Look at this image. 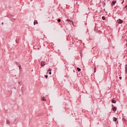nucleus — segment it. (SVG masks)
Wrapping results in <instances>:
<instances>
[{
  "instance_id": "obj_14",
  "label": "nucleus",
  "mask_w": 127,
  "mask_h": 127,
  "mask_svg": "<svg viewBox=\"0 0 127 127\" xmlns=\"http://www.w3.org/2000/svg\"><path fill=\"white\" fill-rule=\"evenodd\" d=\"M16 64L17 65V66H19L20 65V64H19L18 62H16Z\"/></svg>"
},
{
  "instance_id": "obj_8",
  "label": "nucleus",
  "mask_w": 127,
  "mask_h": 127,
  "mask_svg": "<svg viewBox=\"0 0 127 127\" xmlns=\"http://www.w3.org/2000/svg\"><path fill=\"white\" fill-rule=\"evenodd\" d=\"M41 99L42 101H46V99H45V97L44 96H42Z\"/></svg>"
},
{
  "instance_id": "obj_24",
  "label": "nucleus",
  "mask_w": 127,
  "mask_h": 127,
  "mask_svg": "<svg viewBox=\"0 0 127 127\" xmlns=\"http://www.w3.org/2000/svg\"><path fill=\"white\" fill-rule=\"evenodd\" d=\"M16 42L17 43H18V42L17 41V40H16Z\"/></svg>"
},
{
  "instance_id": "obj_18",
  "label": "nucleus",
  "mask_w": 127,
  "mask_h": 127,
  "mask_svg": "<svg viewBox=\"0 0 127 127\" xmlns=\"http://www.w3.org/2000/svg\"><path fill=\"white\" fill-rule=\"evenodd\" d=\"M126 8V10L127 9V5L124 7V9Z\"/></svg>"
},
{
  "instance_id": "obj_6",
  "label": "nucleus",
  "mask_w": 127,
  "mask_h": 127,
  "mask_svg": "<svg viewBox=\"0 0 127 127\" xmlns=\"http://www.w3.org/2000/svg\"><path fill=\"white\" fill-rule=\"evenodd\" d=\"M6 124H7V125H10V121H9V120H7L6 122Z\"/></svg>"
},
{
  "instance_id": "obj_16",
  "label": "nucleus",
  "mask_w": 127,
  "mask_h": 127,
  "mask_svg": "<svg viewBox=\"0 0 127 127\" xmlns=\"http://www.w3.org/2000/svg\"><path fill=\"white\" fill-rule=\"evenodd\" d=\"M45 78H46V79H47L48 78V75H45Z\"/></svg>"
},
{
  "instance_id": "obj_23",
  "label": "nucleus",
  "mask_w": 127,
  "mask_h": 127,
  "mask_svg": "<svg viewBox=\"0 0 127 127\" xmlns=\"http://www.w3.org/2000/svg\"><path fill=\"white\" fill-rule=\"evenodd\" d=\"M124 1H125V0H123V2H122V4H123V3H124Z\"/></svg>"
},
{
  "instance_id": "obj_9",
  "label": "nucleus",
  "mask_w": 127,
  "mask_h": 127,
  "mask_svg": "<svg viewBox=\"0 0 127 127\" xmlns=\"http://www.w3.org/2000/svg\"><path fill=\"white\" fill-rule=\"evenodd\" d=\"M112 103H113V104H116V103H117V101L115 100L114 99H112Z\"/></svg>"
},
{
  "instance_id": "obj_11",
  "label": "nucleus",
  "mask_w": 127,
  "mask_h": 127,
  "mask_svg": "<svg viewBox=\"0 0 127 127\" xmlns=\"http://www.w3.org/2000/svg\"><path fill=\"white\" fill-rule=\"evenodd\" d=\"M125 71H126V73H127V64H126L125 65Z\"/></svg>"
},
{
  "instance_id": "obj_15",
  "label": "nucleus",
  "mask_w": 127,
  "mask_h": 127,
  "mask_svg": "<svg viewBox=\"0 0 127 127\" xmlns=\"http://www.w3.org/2000/svg\"><path fill=\"white\" fill-rule=\"evenodd\" d=\"M58 22H61V19H59L58 20Z\"/></svg>"
},
{
  "instance_id": "obj_17",
  "label": "nucleus",
  "mask_w": 127,
  "mask_h": 127,
  "mask_svg": "<svg viewBox=\"0 0 127 127\" xmlns=\"http://www.w3.org/2000/svg\"><path fill=\"white\" fill-rule=\"evenodd\" d=\"M19 69H21V65L20 64L18 66Z\"/></svg>"
},
{
  "instance_id": "obj_22",
  "label": "nucleus",
  "mask_w": 127,
  "mask_h": 127,
  "mask_svg": "<svg viewBox=\"0 0 127 127\" xmlns=\"http://www.w3.org/2000/svg\"><path fill=\"white\" fill-rule=\"evenodd\" d=\"M119 79H120V80H122V77H119Z\"/></svg>"
},
{
  "instance_id": "obj_20",
  "label": "nucleus",
  "mask_w": 127,
  "mask_h": 127,
  "mask_svg": "<svg viewBox=\"0 0 127 127\" xmlns=\"http://www.w3.org/2000/svg\"><path fill=\"white\" fill-rule=\"evenodd\" d=\"M94 73H96V67L94 68Z\"/></svg>"
},
{
  "instance_id": "obj_19",
  "label": "nucleus",
  "mask_w": 127,
  "mask_h": 127,
  "mask_svg": "<svg viewBox=\"0 0 127 127\" xmlns=\"http://www.w3.org/2000/svg\"><path fill=\"white\" fill-rule=\"evenodd\" d=\"M49 71H50V72H51V71H52V69L51 68H49Z\"/></svg>"
},
{
  "instance_id": "obj_26",
  "label": "nucleus",
  "mask_w": 127,
  "mask_h": 127,
  "mask_svg": "<svg viewBox=\"0 0 127 127\" xmlns=\"http://www.w3.org/2000/svg\"><path fill=\"white\" fill-rule=\"evenodd\" d=\"M2 25L3 24V22H2Z\"/></svg>"
},
{
  "instance_id": "obj_7",
  "label": "nucleus",
  "mask_w": 127,
  "mask_h": 127,
  "mask_svg": "<svg viewBox=\"0 0 127 127\" xmlns=\"http://www.w3.org/2000/svg\"><path fill=\"white\" fill-rule=\"evenodd\" d=\"M38 24V21L37 20H35L34 21V25H35V24Z\"/></svg>"
},
{
  "instance_id": "obj_25",
  "label": "nucleus",
  "mask_w": 127,
  "mask_h": 127,
  "mask_svg": "<svg viewBox=\"0 0 127 127\" xmlns=\"http://www.w3.org/2000/svg\"><path fill=\"white\" fill-rule=\"evenodd\" d=\"M18 84H20V82H18Z\"/></svg>"
},
{
  "instance_id": "obj_1",
  "label": "nucleus",
  "mask_w": 127,
  "mask_h": 127,
  "mask_svg": "<svg viewBox=\"0 0 127 127\" xmlns=\"http://www.w3.org/2000/svg\"><path fill=\"white\" fill-rule=\"evenodd\" d=\"M116 2H117V0L113 1L112 3H111V5H112V6H114V5L116 4Z\"/></svg>"
},
{
  "instance_id": "obj_12",
  "label": "nucleus",
  "mask_w": 127,
  "mask_h": 127,
  "mask_svg": "<svg viewBox=\"0 0 127 127\" xmlns=\"http://www.w3.org/2000/svg\"><path fill=\"white\" fill-rule=\"evenodd\" d=\"M102 19H103V20H106V17L105 16H102Z\"/></svg>"
},
{
  "instance_id": "obj_3",
  "label": "nucleus",
  "mask_w": 127,
  "mask_h": 127,
  "mask_svg": "<svg viewBox=\"0 0 127 127\" xmlns=\"http://www.w3.org/2000/svg\"><path fill=\"white\" fill-rule=\"evenodd\" d=\"M67 21L68 22H69V23H70V24H72V25H73V22L72 21H71V20L67 19Z\"/></svg>"
},
{
  "instance_id": "obj_13",
  "label": "nucleus",
  "mask_w": 127,
  "mask_h": 127,
  "mask_svg": "<svg viewBox=\"0 0 127 127\" xmlns=\"http://www.w3.org/2000/svg\"><path fill=\"white\" fill-rule=\"evenodd\" d=\"M77 71H78V72H80L81 71V68H80L79 67H77Z\"/></svg>"
},
{
  "instance_id": "obj_2",
  "label": "nucleus",
  "mask_w": 127,
  "mask_h": 127,
  "mask_svg": "<svg viewBox=\"0 0 127 127\" xmlns=\"http://www.w3.org/2000/svg\"><path fill=\"white\" fill-rule=\"evenodd\" d=\"M117 22H118V23H120V24H122V23H123V22H124L123 20H122L121 19H118Z\"/></svg>"
},
{
  "instance_id": "obj_21",
  "label": "nucleus",
  "mask_w": 127,
  "mask_h": 127,
  "mask_svg": "<svg viewBox=\"0 0 127 127\" xmlns=\"http://www.w3.org/2000/svg\"><path fill=\"white\" fill-rule=\"evenodd\" d=\"M51 74H52L51 71H50V72H49V74H50V75H51Z\"/></svg>"
},
{
  "instance_id": "obj_10",
  "label": "nucleus",
  "mask_w": 127,
  "mask_h": 127,
  "mask_svg": "<svg viewBox=\"0 0 127 127\" xmlns=\"http://www.w3.org/2000/svg\"><path fill=\"white\" fill-rule=\"evenodd\" d=\"M113 121L114 122H117V121H118V118H116V117H114L113 118Z\"/></svg>"
},
{
  "instance_id": "obj_4",
  "label": "nucleus",
  "mask_w": 127,
  "mask_h": 127,
  "mask_svg": "<svg viewBox=\"0 0 127 127\" xmlns=\"http://www.w3.org/2000/svg\"><path fill=\"white\" fill-rule=\"evenodd\" d=\"M45 65V62L42 61L41 62V65L43 67Z\"/></svg>"
},
{
  "instance_id": "obj_5",
  "label": "nucleus",
  "mask_w": 127,
  "mask_h": 127,
  "mask_svg": "<svg viewBox=\"0 0 127 127\" xmlns=\"http://www.w3.org/2000/svg\"><path fill=\"white\" fill-rule=\"evenodd\" d=\"M112 107H113L112 108L113 111H114V112H116V111H117V108L115 107L114 105H113Z\"/></svg>"
}]
</instances>
